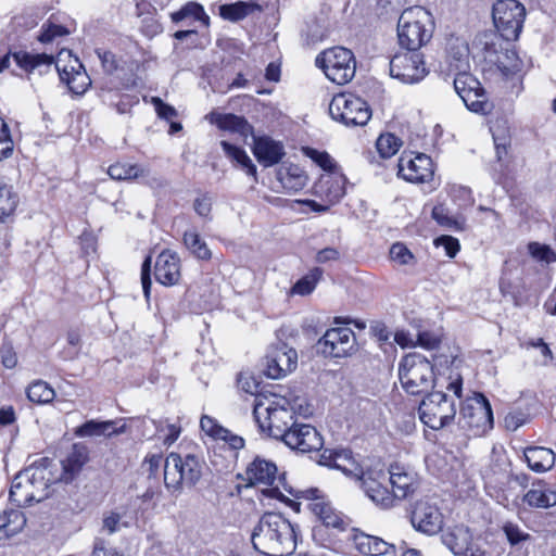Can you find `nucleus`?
<instances>
[{"mask_svg": "<svg viewBox=\"0 0 556 556\" xmlns=\"http://www.w3.org/2000/svg\"><path fill=\"white\" fill-rule=\"evenodd\" d=\"M26 525V518L24 514L18 509L4 510L0 515V538H10L15 535Z\"/></svg>", "mask_w": 556, "mask_h": 556, "instance_id": "obj_41", "label": "nucleus"}, {"mask_svg": "<svg viewBox=\"0 0 556 556\" xmlns=\"http://www.w3.org/2000/svg\"><path fill=\"white\" fill-rule=\"evenodd\" d=\"M315 194L323 197L329 204L339 202L345 194L342 176H323L314 186Z\"/></svg>", "mask_w": 556, "mask_h": 556, "instance_id": "obj_32", "label": "nucleus"}, {"mask_svg": "<svg viewBox=\"0 0 556 556\" xmlns=\"http://www.w3.org/2000/svg\"><path fill=\"white\" fill-rule=\"evenodd\" d=\"M220 146L225 155L237 166L243 169L248 175L254 177L256 179V166L253 164L251 157L247 154V152L235 144L229 143L226 140L220 141Z\"/></svg>", "mask_w": 556, "mask_h": 556, "instance_id": "obj_38", "label": "nucleus"}, {"mask_svg": "<svg viewBox=\"0 0 556 556\" xmlns=\"http://www.w3.org/2000/svg\"><path fill=\"white\" fill-rule=\"evenodd\" d=\"M522 501L531 508L546 509L556 505V491L540 480L532 483L531 489L523 495Z\"/></svg>", "mask_w": 556, "mask_h": 556, "instance_id": "obj_28", "label": "nucleus"}, {"mask_svg": "<svg viewBox=\"0 0 556 556\" xmlns=\"http://www.w3.org/2000/svg\"><path fill=\"white\" fill-rule=\"evenodd\" d=\"M132 517H127L125 511H110L103 517L102 529L109 534L119 531L123 527H128Z\"/></svg>", "mask_w": 556, "mask_h": 556, "instance_id": "obj_52", "label": "nucleus"}, {"mask_svg": "<svg viewBox=\"0 0 556 556\" xmlns=\"http://www.w3.org/2000/svg\"><path fill=\"white\" fill-rule=\"evenodd\" d=\"M247 479L251 484L273 485L277 479V466L267 459L255 457L247 468Z\"/></svg>", "mask_w": 556, "mask_h": 556, "instance_id": "obj_27", "label": "nucleus"}, {"mask_svg": "<svg viewBox=\"0 0 556 556\" xmlns=\"http://www.w3.org/2000/svg\"><path fill=\"white\" fill-rule=\"evenodd\" d=\"M30 402L36 404H48L55 397V392L49 383L42 380L34 381L26 391Z\"/></svg>", "mask_w": 556, "mask_h": 556, "instance_id": "obj_45", "label": "nucleus"}, {"mask_svg": "<svg viewBox=\"0 0 556 556\" xmlns=\"http://www.w3.org/2000/svg\"><path fill=\"white\" fill-rule=\"evenodd\" d=\"M125 428V424H123L121 427H116V422L112 420H88L75 430V434L80 438L100 435L111 437L113 434L123 433Z\"/></svg>", "mask_w": 556, "mask_h": 556, "instance_id": "obj_36", "label": "nucleus"}, {"mask_svg": "<svg viewBox=\"0 0 556 556\" xmlns=\"http://www.w3.org/2000/svg\"><path fill=\"white\" fill-rule=\"evenodd\" d=\"M0 359L5 368L12 369L17 364V356L10 342H3L0 346Z\"/></svg>", "mask_w": 556, "mask_h": 556, "instance_id": "obj_61", "label": "nucleus"}, {"mask_svg": "<svg viewBox=\"0 0 556 556\" xmlns=\"http://www.w3.org/2000/svg\"><path fill=\"white\" fill-rule=\"evenodd\" d=\"M458 426L475 437H480L493 428L491 404L482 393H473L460 407Z\"/></svg>", "mask_w": 556, "mask_h": 556, "instance_id": "obj_7", "label": "nucleus"}, {"mask_svg": "<svg viewBox=\"0 0 556 556\" xmlns=\"http://www.w3.org/2000/svg\"><path fill=\"white\" fill-rule=\"evenodd\" d=\"M201 430L214 440H222L226 442L233 451L244 447V439L240 435L232 433L230 430L224 428L218 421L211 416L203 415L200 419Z\"/></svg>", "mask_w": 556, "mask_h": 556, "instance_id": "obj_24", "label": "nucleus"}, {"mask_svg": "<svg viewBox=\"0 0 556 556\" xmlns=\"http://www.w3.org/2000/svg\"><path fill=\"white\" fill-rule=\"evenodd\" d=\"M429 21V13L421 7L406 9L399 18L397 37L401 47L418 51L429 41L431 30L426 28L424 22Z\"/></svg>", "mask_w": 556, "mask_h": 556, "instance_id": "obj_6", "label": "nucleus"}, {"mask_svg": "<svg viewBox=\"0 0 556 556\" xmlns=\"http://www.w3.org/2000/svg\"><path fill=\"white\" fill-rule=\"evenodd\" d=\"M174 23H179L188 17L208 24V16L205 14L203 7L195 2H188L180 10L170 14Z\"/></svg>", "mask_w": 556, "mask_h": 556, "instance_id": "obj_48", "label": "nucleus"}, {"mask_svg": "<svg viewBox=\"0 0 556 556\" xmlns=\"http://www.w3.org/2000/svg\"><path fill=\"white\" fill-rule=\"evenodd\" d=\"M321 276L323 269L319 267L313 268L307 275L298 280V282L292 287V293L299 295H307L312 293Z\"/></svg>", "mask_w": 556, "mask_h": 556, "instance_id": "obj_51", "label": "nucleus"}, {"mask_svg": "<svg viewBox=\"0 0 556 556\" xmlns=\"http://www.w3.org/2000/svg\"><path fill=\"white\" fill-rule=\"evenodd\" d=\"M504 421L506 429L515 431L527 422V416L520 410H514L506 415Z\"/></svg>", "mask_w": 556, "mask_h": 556, "instance_id": "obj_64", "label": "nucleus"}, {"mask_svg": "<svg viewBox=\"0 0 556 556\" xmlns=\"http://www.w3.org/2000/svg\"><path fill=\"white\" fill-rule=\"evenodd\" d=\"M318 490H311L313 502L308 505L313 514L319 518V520L326 527H331L338 530H344L346 522L341 513L337 511L329 503L317 496Z\"/></svg>", "mask_w": 556, "mask_h": 556, "instance_id": "obj_25", "label": "nucleus"}, {"mask_svg": "<svg viewBox=\"0 0 556 556\" xmlns=\"http://www.w3.org/2000/svg\"><path fill=\"white\" fill-rule=\"evenodd\" d=\"M388 481L392 485L391 494L395 498H406L416 490V481L413 475L402 470L400 467H392L388 472Z\"/></svg>", "mask_w": 556, "mask_h": 556, "instance_id": "obj_35", "label": "nucleus"}, {"mask_svg": "<svg viewBox=\"0 0 556 556\" xmlns=\"http://www.w3.org/2000/svg\"><path fill=\"white\" fill-rule=\"evenodd\" d=\"M497 67L506 78H509L522 72L523 62L516 51L506 50L505 53L498 56Z\"/></svg>", "mask_w": 556, "mask_h": 556, "instance_id": "obj_47", "label": "nucleus"}, {"mask_svg": "<svg viewBox=\"0 0 556 556\" xmlns=\"http://www.w3.org/2000/svg\"><path fill=\"white\" fill-rule=\"evenodd\" d=\"M330 116L346 126H364L371 117L368 103L352 93H340L329 104Z\"/></svg>", "mask_w": 556, "mask_h": 556, "instance_id": "obj_11", "label": "nucleus"}, {"mask_svg": "<svg viewBox=\"0 0 556 556\" xmlns=\"http://www.w3.org/2000/svg\"><path fill=\"white\" fill-rule=\"evenodd\" d=\"M432 218L442 227L455 231H463L466 228L464 217H454L450 215V211L442 204L435 205L432 208Z\"/></svg>", "mask_w": 556, "mask_h": 556, "instance_id": "obj_44", "label": "nucleus"}, {"mask_svg": "<svg viewBox=\"0 0 556 556\" xmlns=\"http://www.w3.org/2000/svg\"><path fill=\"white\" fill-rule=\"evenodd\" d=\"M400 147L401 140L393 134L380 135L376 142L377 151L383 159L394 155Z\"/></svg>", "mask_w": 556, "mask_h": 556, "instance_id": "obj_53", "label": "nucleus"}, {"mask_svg": "<svg viewBox=\"0 0 556 556\" xmlns=\"http://www.w3.org/2000/svg\"><path fill=\"white\" fill-rule=\"evenodd\" d=\"M526 8L517 0H497L493 4L494 25L505 40H517L526 20Z\"/></svg>", "mask_w": 556, "mask_h": 556, "instance_id": "obj_10", "label": "nucleus"}, {"mask_svg": "<svg viewBox=\"0 0 556 556\" xmlns=\"http://www.w3.org/2000/svg\"><path fill=\"white\" fill-rule=\"evenodd\" d=\"M294 405L286 396L260 394L254 399L253 416L263 432L283 440L295 424Z\"/></svg>", "mask_w": 556, "mask_h": 556, "instance_id": "obj_2", "label": "nucleus"}, {"mask_svg": "<svg viewBox=\"0 0 556 556\" xmlns=\"http://www.w3.org/2000/svg\"><path fill=\"white\" fill-rule=\"evenodd\" d=\"M480 85V81L473 77L469 71L456 72V76L454 78V89L460 99L466 97L469 98V93L473 89H477Z\"/></svg>", "mask_w": 556, "mask_h": 556, "instance_id": "obj_50", "label": "nucleus"}, {"mask_svg": "<svg viewBox=\"0 0 556 556\" xmlns=\"http://www.w3.org/2000/svg\"><path fill=\"white\" fill-rule=\"evenodd\" d=\"M529 252L533 258L547 264L556 261L555 252L546 244L532 242L529 244Z\"/></svg>", "mask_w": 556, "mask_h": 556, "instance_id": "obj_58", "label": "nucleus"}, {"mask_svg": "<svg viewBox=\"0 0 556 556\" xmlns=\"http://www.w3.org/2000/svg\"><path fill=\"white\" fill-rule=\"evenodd\" d=\"M420 420L433 430L448 426L456 416V405L453 396L441 391L430 392L418 407Z\"/></svg>", "mask_w": 556, "mask_h": 556, "instance_id": "obj_9", "label": "nucleus"}, {"mask_svg": "<svg viewBox=\"0 0 556 556\" xmlns=\"http://www.w3.org/2000/svg\"><path fill=\"white\" fill-rule=\"evenodd\" d=\"M450 195L459 206H468L473 203V198L470 188L459 185L450 187Z\"/></svg>", "mask_w": 556, "mask_h": 556, "instance_id": "obj_60", "label": "nucleus"}, {"mask_svg": "<svg viewBox=\"0 0 556 556\" xmlns=\"http://www.w3.org/2000/svg\"><path fill=\"white\" fill-rule=\"evenodd\" d=\"M442 543L455 555L468 553L472 534L464 525L448 527L441 535Z\"/></svg>", "mask_w": 556, "mask_h": 556, "instance_id": "obj_26", "label": "nucleus"}, {"mask_svg": "<svg viewBox=\"0 0 556 556\" xmlns=\"http://www.w3.org/2000/svg\"><path fill=\"white\" fill-rule=\"evenodd\" d=\"M450 67L455 71H469V49L465 41L456 38L448 43Z\"/></svg>", "mask_w": 556, "mask_h": 556, "instance_id": "obj_40", "label": "nucleus"}, {"mask_svg": "<svg viewBox=\"0 0 556 556\" xmlns=\"http://www.w3.org/2000/svg\"><path fill=\"white\" fill-rule=\"evenodd\" d=\"M525 459L530 469L536 472H545L555 464V453L544 446H529L523 451Z\"/></svg>", "mask_w": 556, "mask_h": 556, "instance_id": "obj_34", "label": "nucleus"}, {"mask_svg": "<svg viewBox=\"0 0 556 556\" xmlns=\"http://www.w3.org/2000/svg\"><path fill=\"white\" fill-rule=\"evenodd\" d=\"M20 198L13 187L0 181V222H4L16 210Z\"/></svg>", "mask_w": 556, "mask_h": 556, "instance_id": "obj_43", "label": "nucleus"}, {"mask_svg": "<svg viewBox=\"0 0 556 556\" xmlns=\"http://www.w3.org/2000/svg\"><path fill=\"white\" fill-rule=\"evenodd\" d=\"M390 258L394 263L402 266L416 264V258L410 250L402 242H395L390 248Z\"/></svg>", "mask_w": 556, "mask_h": 556, "instance_id": "obj_54", "label": "nucleus"}, {"mask_svg": "<svg viewBox=\"0 0 556 556\" xmlns=\"http://www.w3.org/2000/svg\"><path fill=\"white\" fill-rule=\"evenodd\" d=\"M89 460V450L84 443H74L61 460V480L72 482L83 470Z\"/></svg>", "mask_w": 556, "mask_h": 556, "instance_id": "obj_20", "label": "nucleus"}, {"mask_svg": "<svg viewBox=\"0 0 556 556\" xmlns=\"http://www.w3.org/2000/svg\"><path fill=\"white\" fill-rule=\"evenodd\" d=\"M203 462L194 454L169 453L164 463V484L173 495H179L185 486L191 488L202 476Z\"/></svg>", "mask_w": 556, "mask_h": 556, "instance_id": "obj_4", "label": "nucleus"}, {"mask_svg": "<svg viewBox=\"0 0 556 556\" xmlns=\"http://www.w3.org/2000/svg\"><path fill=\"white\" fill-rule=\"evenodd\" d=\"M277 179L288 192H298L307 184V175L294 164L281 165L277 170Z\"/></svg>", "mask_w": 556, "mask_h": 556, "instance_id": "obj_33", "label": "nucleus"}, {"mask_svg": "<svg viewBox=\"0 0 556 556\" xmlns=\"http://www.w3.org/2000/svg\"><path fill=\"white\" fill-rule=\"evenodd\" d=\"M282 442L291 450L300 453L316 452L324 445L323 437L316 428L306 424H298L296 421Z\"/></svg>", "mask_w": 556, "mask_h": 556, "instance_id": "obj_18", "label": "nucleus"}, {"mask_svg": "<svg viewBox=\"0 0 556 556\" xmlns=\"http://www.w3.org/2000/svg\"><path fill=\"white\" fill-rule=\"evenodd\" d=\"M462 100L467 109L472 112L486 114L491 110L485 91L481 85L469 93V98L466 97Z\"/></svg>", "mask_w": 556, "mask_h": 556, "instance_id": "obj_49", "label": "nucleus"}, {"mask_svg": "<svg viewBox=\"0 0 556 556\" xmlns=\"http://www.w3.org/2000/svg\"><path fill=\"white\" fill-rule=\"evenodd\" d=\"M96 54L101 62L103 71L106 74L112 75L121 67L119 61L111 51L97 49Z\"/></svg>", "mask_w": 556, "mask_h": 556, "instance_id": "obj_59", "label": "nucleus"}, {"mask_svg": "<svg viewBox=\"0 0 556 556\" xmlns=\"http://www.w3.org/2000/svg\"><path fill=\"white\" fill-rule=\"evenodd\" d=\"M154 276L163 286L177 285L181 277L179 257L168 250L160 253L154 266Z\"/></svg>", "mask_w": 556, "mask_h": 556, "instance_id": "obj_21", "label": "nucleus"}, {"mask_svg": "<svg viewBox=\"0 0 556 556\" xmlns=\"http://www.w3.org/2000/svg\"><path fill=\"white\" fill-rule=\"evenodd\" d=\"M356 548L364 555L369 556H396V547L382 539L365 533L355 536Z\"/></svg>", "mask_w": 556, "mask_h": 556, "instance_id": "obj_30", "label": "nucleus"}, {"mask_svg": "<svg viewBox=\"0 0 556 556\" xmlns=\"http://www.w3.org/2000/svg\"><path fill=\"white\" fill-rule=\"evenodd\" d=\"M49 475L42 464H35L20 471L11 484L10 501L18 507L42 501L48 496Z\"/></svg>", "mask_w": 556, "mask_h": 556, "instance_id": "obj_3", "label": "nucleus"}, {"mask_svg": "<svg viewBox=\"0 0 556 556\" xmlns=\"http://www.w3.org/2000/svg\"><path fill=\"white\" fill-rule=\"evenodd\" d=\"M253 547L264 556H287L295 549L293 526L282 515L266 513L254 527Z\"/></svg>", "mask_w": 556, "mask_h": 556, "instance_id": "obj_1", "label": "nucleus"}, {"mask_svg": "<svg viewBox=\"0 0 556 556\" xmlns=\"http://www.w3.org/2000/svg\"><path fill=\"white\" fill-rule=\"evenodd\" d=\"M12 61L18 68L31 73L40 67L50 68L53 63V56L46 53L31 54L26 51H8L4 54H0V73L9 70Z\"/></svg>", "mask_w": 556, "mask_h": 556, "instance_id": "obj_19", "label": "nucleus"}, {"mask_svg": "<svg viewBox=\"0 0 556 556\" xmlns=\"http://www.w3.org/2000/svg\"><path fill=\"white\" fill-rule=\"evenodd\" d=\"M410 521L417 531L434 535L442 530L444 517L437 504L419 500L414 504Z\"/></svg>", "mask_w": 556, "mask_h": 556, "instance_id": "obj_15", "label": "nucleus"}, {"mask_svg": "<svg viewBox=\"0 0 556 556\" xmlns=\"http://www.w3.org/2000/svg\"><path fill=\"white\" fill-rule=\"evenodd\" d=\"M55 66L60 79L67 85L73 93L81 94L90 86L91 80L77 59L74 60V64L70 67L66 65L60 67L59 64Z\"/></svg>", "mask_w": 556, "mask_h": 556, "instance_id": "obj_23", "label": "nucleus"}, {"mask_svg": "<svg viewBox=\"0 0 556 556\" xmlns=\"http://www.w3.org/2000/svg\"><path fill=\"white\" fill-rule=\"evenodd\" d=\"M302 37L305 45L312 46L321 41L326 37V29L318 22L306 24V29L302 31Z\"/></svg>", "mask_w": 556, "mask_h": 556, "instance_id": "obj_57", "label": "nucleus"}, {"mask_svg": "<svg viewBox=\"0 0 556 556\" xmlns=\"http://www.w3.org/2000/svg\"><path fill=\"white\" fill-rule=\"evenodd\" d=\"M399 378L402 388L413 395L428 392L435 382L433 365L419 353H408L401 359Z\"/></svg>", "mask_w": 556, "mask_h": 556, "instance_id": "obj_5", "label": "nucleus"}, {"mask_svg": "<svg viewBox=\"0 0 556 556\" xmlns=\"http://www.w3.org/2000/svg\"><path fill=\"white\" fill-rule=\"evenodd\" d=\"M262 492L265 496L279 500L280 502H283L291 507L299 506V503L289 500L286 496L285 492L295 497H301L305 493L311 494V491H294L291 486L287 484L285 475L278 476L276 482L273 485H269V488L264 489Z\"/></svg>", "mask_w": 556, "mask_h": 556, "instance_id": "obj_39", "label": "nucleus"}, {"mask_svg": "<svg viewBox=\"0 0 556 556\" xmlns=\"http://www.w3.org/2000/svg\"><path fill=\"white\" fill-rule=\"evenodd\" d=\"M298 366V353L285 342L271 345L264 362V374L271 379H280Z\"/></svg>", "mask_w": 556, "mask_h": 556, "instance_id": "obj_13", "label": "nucleus"}, {"mask_svg": "<svg viewBox=\"0 0 556 556\" xmlns=\"http://www.w3.org/2000/svg\"><path fill=\"white\" fill-rule=\"evenodd\" d=\"M327 78L337 85L350 83L356 71V62L351 50L343 47H333L319 53L315 60Z\"/></svg>", "mask_w": 556, "mask_h": 556, "instance_id": "obj_8", "label": "nucleus"}, {"mask_svg": "<svg viewBox=\"0 0 556 556\" xmlns=\"http://www.w3.org/2000/svg\"><path fill=\"white\" fill-rule=\"evenodd\" d=\"M184 244L190 253L201 261H208L212 257V252L206 242L200 237L195 230H187L184 233Z\"/></svg>", "mask_w": 556, "mask_h": 556, "instance_id": "obj_42", "label": "nucleus"}, {"mask_svg": "<svg viewBox=\"0 0 556 556\" xmlns=\"http://www.w3.org/2000/svg\"><path fill=\"white\" fill-rule=\"evenodd\" d=\"M151 256H147L141 266V286L147 300H149L151 293Z\"/></svg>", "mask_w": 556, "mask_h": 556, "instance_id": "obj_62", "label": "nucleus"}, {"mask_svg": "<svg viewBox=\"0 0 556 556\" xmlns=\"http://www.w3.org/2000/svg\"><path fill=\"white\" fill-rule=\"evenodd\" d=\"M206 118L222 130L237 132L244 138L253 135V127L242 116L212 112Z\"/></svg>", "mask_w": 556, "mask_h": 556, "instance_id": "obj_29", "label": "nucleus"}, {"mask_svg": "<svg viewBox=\"0 0 556 556\" xmlns=\"http://www.w3.org/2000/svg\"><path fill=\"white\" fill-rule=\"evenodd\" d=\"M428 74L424 56L418 51L407 50L395 54L390 61V75L404 84L420 81Z\"/></svg>", "mask_w": 556, "mask_h": 556, "instance_id": "obj_12", "label": "nucleus"}, {"mask_svg": "<svg viewBox=\"0 0 556 556\" xmlns=\"http://www.w3.org/2000/svg\"><path fill=\"white\" fill-rule=\"evenodd\" d=\"M321 457L325 459L324 464L341 470L349 477H354L357 479L358 476L363 472L359 465L354 460L350 450L332 451L328 457H326L324 453Z\"/></svg>", "mask_w": 556, "mask_h": 556, "instance_id": "obj_31", "label": "nucleus"}, {"mask_svg": "<svg viewBox=\"0 0 556 556\" xmlns=\"http://www.w3.org/2000/svg\"><path fill=\"white\" fill-rule=\"evenodd\" d=\"M144 168L128 163H115L108 168L109 176L114 180H130L141 176H144Z\"/></svg>", "mask_w": 556, "mask_h": 556, "instance_id": "obj_46", "label": "nucleus"}, {"mask_svg": "<svg viewBox=\"0 0 556 556\" xmlns=\"http://www.w3.org/2000/svg\"><path fill=\"white\" fill-rule=\"evenodd\" d=\"M357 480L365 494L376 505L382 508H389L393 505L394 496L387 486L388 473L383 470L363 471Z\"/></svg>", "mask_w": 556, "mask_h": 556, "instance_id": "obj_14", "label": "nucleus"}, {"mask_svg": "<svg viewBox=\"0 0 556 556\" xmlns=\"http://www.w3.org/2000/svg\"><path fill=\"white\" fill-rule=\"evenodd\" d=\"M304 153L312 161H314L318 166H320L324 170L332 172L336 167V164L332 157L325 151H318L313 148H304Z\"/></svg>", "mask_w": 556, "mask_h": 556, "instance_id": "obj_56", "label": "nucleus"}, {"mask_svg": "<svg viewBox=\"0 0 556 556\" xmlns=\"http://www.w3.org/2000/svg\"><path fill=\"white\" fill-rule=\"evenodd\" d=\"M355 346V334L350 328H331L318 340L317 348L326 356H348Z\"/></svg>", "mask_w": 556, "mask_h": 556, "instance_id": "obj_16", "label": "nucleus"}, {"mask_svg": "<svg viewBox=\"0 0 556 556\" xmlns=\"http://www.w3.org/2000/svg\"><path fill=\"white\" fill-rule=\"evenodd\" d=\"M68 34V29H66L64 26L53 23L49 20L42 24L38 40L42 43H49L56 37L66 36Z\"/></svg>", "mask_w": 556, "mask_h": 556, "instance_id": "obj_55", "label": "nucleus"}, {"mask_svg": "<svg viewBox=\"0 0 556 556\" xmlns=\"http://www.w3.org/2000/svg\"><path fill=\"white\" fill-rule=\"evenodd\" d=\"M504 532L510 544L516 545L529 538V534L525 533L517 525L506 523L504 526Z\"/></svg>", "mask_w": 556, "mask_h": 556, "instance_id": "obj_63", "label": "nucleus"}, {"mask_svg": "<svg viewBox=\"0 0 556 556\" xmlns=\"http://www.w3.org/2000/svg\"><path fill=\"white\" fill-rule=\"evenodd\" d=\"M397 175L406 181L422 184L432 179L433 162L430 156L418 153L414 157L410 155L401 156L397 163Z\"/></svg>", "mask_w": 556, "mask_h": 556, "instance_id": "obj_17", "label": "nucleus"}, {"mask_svg": "<svg viewBox=\"0 0 556 556\" xmlns=\"http://www.w3.org/2000/svg\"><path fill=\"white\" fill-rule=\"evenodd\" d=\"M253 154L265 167L273 166L285 155L283 146L269 137H254Z\"/></svg>", "mask_w": 556, "mask_h": 556, "instance_id": "obj_22", "label": "nucleus"}, {"mask_svg": "<svg viewBox=\"0 0 556 556\" xmlns=\"http://www.w3.org/2000/svg\"><path fill=\"white\" fill-rule=\"evenodd\" d=\"M262 11V5L253 0L237 1L235 3L223 4L219 7L220 16L231 22H238L249 15H253L254 13H260Z\"/></svg>", "mask_w": 556, "mask_h": 556, "instance_id": "obj_37", "label": "nucleus"}]
</instances>
